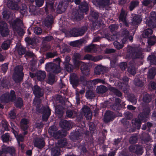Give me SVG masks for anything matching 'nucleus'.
Masks as SVG:
<instances>
[{"label": "nucleus", "instance_id": "obj_1", "mask_svg": "<svg viewBox=\"0 0 156 156\" xmlns=\"http://www.w3.org/2000/svg\"><path fill=\"white\" fill-rule=\"evenodd\" d=\"M151 110L150 108H147L144 110L142 113H140L138 116V119H136L132 121V123H134L138 129H139L141 126V120L145 122L147 120V119L149 116Z\"/></svg>", "mask_w": 156, "mask_h": 156}, {"label": "nucleus", "instance_id": "obj_2", "mask_svg": "<svg viewBox=\"0 0 156 156\" xmlns=\"http://www.w3.org/2000/svg\"><path fill=\"white\" fill-rule=\"evenodd\" d=\"M20 1V0H9L7 2V6L11 9L17 10L19 8L18 3ZM20 8V12L22 15H25L27 13V8L25 5H22Z\"/></svg>", "mask_w": 156, "mask_h": 156}, {"label": "nucleus", "instance_id": "obj_3", "mask_svg": "<svg viewBox=\"0 0 156 156\" xmlns=\"http://www.w3.org/2000/svg\"><path fill=\"white\" fill-rule=\"evenodd\" d=\"M9 23L15 32H17L19 34H21L23 32V23L20 19L17 18L15 20L9 21Z\"/></svg>", "mask_w": 156, "mask_h": 156}, {"label": "nucleus", "instance_id": "obj_4", "mask_svg": "<svg viewBox=\"0 0 156 156\" xmlns=\"http://www.w3.org/2000/svg\"><path fill=\"white\" fill-rule=\"evenodd\" d=\"M23 69V67L21 65L17 66L15 68L13 78L16 83L19 82L22 80L23 76L22 72Z\"/></svg>", "mask_w": 156, "mask_h": 156}, {"label": "nucleus", "instance_id": "obj_5", "mask_svg": "<svg viewBox=\"0 0 156 156\" xmlns=\"http://www.w3.org/2000/svg\"><path fill=\"white\" fill-rule=\"evenodd\" d=\"M128 51L133 58H139L142 55V49L139 47L134 48L129 46L128 47Z\"/></svg>", "mask_w": 156, "mask_h": 156}, {"label": "nucleus", "instance_id": "obj_6", "mask_svg": "<svg viewBox=\"0 0 156 156\" xmlns=\"http://www.w3.org/2000/svg\"><path fill=\"white\" fill-rule=\"evenodd\" d=\"M16 98L15 92L13 90H11L10 94L6 93L2 95L0 97L1 101L2 103H7L10 101H13Z\"/></svg>", "mask_w": 156, "mask_h": 156}, {"label": "nucleus", "instance_id": "obj_7", "mask_svg": "<svg viewBox=\"0 0 156 156\" xmlns=\"http://www.w3.org/2000/svg\"><path fill=\"white\" fill-rule=\"evenodd\" d=\"M46 69L50 73H57L60 72L61 69L59 66L53 63H48L46 66Z\"/></svg>", "mask_w": 156, "mask_h": 156}, {"label": "nucleus", "instance_id": "obj_8", "mask_svg": "<svg viewBox=\"0 0 156 156\" xmlns=\"http://www.w3.org/2000/svg\"><path fill=\"white\" fill-rule=\"evenodd\" d=\"M156 13L154 12H151L150 13V19L147 20L146 23L149 26L154 28L156 27Z\"/></svg>", "mask_w": 156, "mask_h": 156}, {"label": "nucleus", "instance_id": "obj_9", "mask_svg": "<svg viewBox=\"0 0 156 156\" xmlns=\"http://www.w3.org/2000/svg\"><path fill=\"white\" fill-rule=\"evenodd\" d=\"M9 31L7 24L5 22H0V34L3 37L8 35Z\"/></svg>", "mask_w": 156, "mask_h": 156}, {"label": "nucleus", "instance_id": "obj_10", "mask_svg": "<svg viewBox=\"0 0 156 156\" xmlns=\"http://www.w3.org/2000/svg\"><path fill=\"white\" fill-rule=\"evenodd\" d=\"M87 28L84 27L83 28H74L71 31L72 35L74 37H77L83 35L87 30Z\"/></svg>", "mask_w": 156, "mask_h": 156}, {"label": "nucleus", "instance_id": "obj_11", "mask_svg": "<svg viewBox=\"0 0 156 156\" xmlns=\"http://www.w3.org/2000/svg\"><path fill=\"white\" fill-rule=\"evenodd\" d=\"M34 146L39 149L42 148L45 145V142L43 138H36L34 141Z\"/></svg>", "mask_w": 156, "mask_h": 156}, {"label": "nucleus", "instance_id": "obj_12", "mask_svg": "<svg viewBox=\"0 0 156 156\" xmlns=\"http://www.w3.org/2000/svg\"><path fill=\"white\" fill-rule=\"evenodd\" d=\"M77 62L78 65L81 66L80 69L82 73L86 76L88 75L89 71L87 64L80 61H77Z\"/></svg>", "mask_w": 156, "mask_h": 156}, {"label": "nucleus", "instance_id": "obj_13", "mask_svg": "<svg viewBox=\"0 0 156 156\" xmlns=\"http://www.w3.org/2000/svg\"><path fill=\"white\" fill-rule=\"evenodd\" d=\"M32 89L34 94L36 97L39 98L42 96L44 94V90L40 88L37 85H35L33 87Z\"/></svg>", "mask_w": 156, "mask_h": 156}, {"label": "nucleus", "instance_id": "obj_14", "mask_svg": "<svg viewBox=\"0 0 156 156\" xmlns=\"http://www.w3.org/2000/svg\"><path fill=\"white\" fill-rule=\"evenodd\" d=\"M115 118L113 113L110 111L106 112L104 117V121L107 123L112 121Z\"/></svg>", "mask_w": 156, "mask_h": 156}, {"label": "nucleus", "instance_id": "obj_15", "mask_svg": "<svg viewBox=\"0 0 156 156\" xmlns=\"http://www.w3.org/2000/svg\"><path fill=\"white\" fill-rule=\"evenodd\" d=\"M82 111L84 115L87 118L89 119H91L92 117V113L90 108L87 106H85L82 108Z\"/></svg>", "mask_w": 156, "mask_h": 156}, {"label": "nucleus", "instance_id": "obj_16", "mask_svg": "<svg viewBox=\"0 0 156 156\" xmlns=\"http://www.w3.org/2000/svg\"><path fill=\"white\" fill-rule=\"evenodd\" d=\"M66 4L65 2H61L59 3L57 8V13L61 14L65 11L67 7V5H65Z\"/></svg>", "mask_w": 156, "mask_h": 156}, {"label": "nucleus", "instance_id": "obj_17", "mask_svg": "<svg viewBox=\"0 0 156 156\" xmlns=\"http://www.w3.org/2000/svg\"><path fill=\"white\" fill-rule=\"evenodd\" d=\"M50 110L48 107L47 106L46 107L44 108L42 115L43 120L46 121L50 115Z\"/></svg>", "mask_w": 156, "mask_h": 156}, {"label": "nucleus", "instance_id": "obj_18", "mask_svg": "<svg viewBox=\"0 0 156 156\" xmlns=\"http://www.w3.org/2000/svg\"><path fill=\"white\" fill-rule=\"evenodd\" d=\"M119 21H122L126 26H128V23L126 20V15L125 11L123 9L121 10V12L119 16Z\"/></svg>", "mask_w": 156, "mask_h": 156}, {"label": "nucleus", "instance_id": "obj_19", "mask_svg": "<svg viewBox=\"0 0 156 156\" xmlns=\"http://www.w3.org/2000/svg\"><path fill=\"white\" fill-rule=\"evenodd\" d=\"M106 71V68L104 66L99 65L96 66L94 70V73L97 75L104 73Z\"/></svg>", "mask_w": 156, "mask_h": 156}, {"label": "nucleus", "instance_id": "obj_20", "mask_svg": "<svg viewBox=\"0 0 156 156\" xmlns=\"http://www.w3.org/2000/svg\"><path fill=\"white\" fill-rule=\"evenodd\" d=\"M60 126L63 129L68 130L71 126V124L69 122L65 120H62L60 121Z\"/></svg>", "mask_w": 156, "mask_h": 156}, {"label": "nucleus", "instance_id": "obj_21", "mask_svg": "<svg viewBox=\"0 0 156 156\" xmlns=\"http://www.w3.org/2000/svg\"><path fill=\"white\" fill-rule=\"evenodd\" d=\"M129 35V31L126 29H123L121 35V37L122 38L121 39L123 44L125 43L126 42L128 38Z\"/></svg>", "mask_w": 156, "mask_h": 156}, {"label": "nucleus", "instance_id": "obj_22", "mask_svg": "<svg viewBox=\"0 0 156 156\" xmlns=\"http://www.w3.org/2000/svg\"><path fill=\"white\" fill-rule=\"evenodd\" d=\"M102 58L100 56L93 57L92 55L87 54L85 55L83 58L84 59L91 60L94 62H96L101 59Z\"/></svg>", "mask_w": 156, "mask_h": 156}, {"label": "nucleus", "instance_id": "obj_23", "mask_svg": "<svg viewBox=\"0 0 156 156\" xmlns=\"http://www.w3.org/2000/svg\"><path fill=\"white\" fill-rule=\"evenodd\" d=\"M70 82L71 83L76 85L78 83V79L76 74L72 73L70 75Z\"/></svg>", "mask_w": 156, "mask_h": 156}, {"label": "nucleus", "instance_id": "obj_24", "mask_svg": "<svg viewBox=\"0 0 156 156\" xmlns=\"http://www.w3.org/2000/svg\"><path fill=\"white\" fill-rule=\"evenodd\" d=\"M55 7L53 5V3L52 2L46 3L45 10L46 12H53L54 11Z\"/></svg>", "mask_w": 156, "mask_h": 156}, {"label": "nucleus", "instance_id": "obj_25", "mask_svg": "<svg viewBox=\"0 0 156 156\" xmlns=\"http://www.w3.org/2000/svg\"><path fill=\"white\" fill-rule=\"evenodd\" d=\"M36 76L38 80L42 81L44 80L46 77V73L45 72L39 71L36 73Z\"/></svg>", "mask_w": 156, "mask_h": 156}, {"label": "nucleus", "instance_id": "obj_26", "mask_svg": "<svg viewBox=\"0 0 156 156\" xmlns=\"http://www.w3.org/2000/svg\"><path fill=\"white\" fill-rule=\"evenodd\" d=\"M2 151L5 153H9L11 155H13L15 152V149L13 147H7L3 148Z\"/></svg>", "mask_w": 156, "mask_h": 156}, {"label": "nucleus", "instance_id": "obj_27", "mask_svg": "<svg viewBox=\"0 0 156 156\" xmlns=\"http://www.w3.org/2000/svg\"><path fill=\"white\" fill-rule=\"evenodd\" d=\"M85 51L88 52H94L97 51V48L95 45L92 44H90L84 48Z\"/></svg>", "mask_w": 156, "mask_h": 156}, {"label": "nucleus", "instance_id": "obj_28", "mask_svg": "<svg viewBox=\"0 0 156 156\" xmlns=\"http://www.w3.org/2000/svg\"><path fill=\"white\" fill-rule=\"evenodd\" d=\"M53 22V17L51 15L48 16L45 20L44 23L45 25L47 27H50Z\"/></svg>", "mask_w": 156, "mask_h": 156}, {"label": "nucleus", "instance_id": "obj_29", "mask_svg": "<svg viewBox=\"0 0 156 156\" xmlns=\"http://www.w3.org/2000/svg\"><path fill=\"white\" fill-rule=\"evenodd\" d=\"M57 129V128L55 126H52L49 128L48 133L51 136H53L55 138H58V136L56 135V134H54Z\"/></svg>", "mask_w": 156, "mask_h": 156}, {"label": "nucleus", "instance_id": "obj_30", "mask_svg": "<svg viewBox=\"0 0 156 156\" xmlns=\"http://www.w3.org/2000/svg\"><path fill=\"white\" fill-rule=\"evenodd\" d=\"M28 123L29 121L27 119H22L20 122V126L21 129L24 130L27 129L28 127Z\"/></svg>", "mask_w": 156, "mask_h": 156}, {"label": "nucleus", "instance_id": "obj_31", "mask_svg": "<svg viewBox=\"0 0 156 156\" xmlns=\"http://www.w3.org/2000/svg\"><path fill=\"white\" fill-rule=\"evenodd\" d=\"M55 113L58 115L59 118L62 117L64 113L63 108L62 106L59 105L56 106L55 109Z\"/></svg>", "mask_w": 156, "mask_h": 156}, {"label": "nucleus", "instance_id": "obj_32", "mask_svg": "<svg viewBox=\"0 0 156 156\" xmlns=\"http://www.w3.org/2000/svg\"><path fill=\"white\" fill-rule=\"evenodd\" d=\"M141 21V19L140 16L135 15L133 17L132 23L133 25H135L140 23Z\"/></svg>", "mask_w": 156, "mask_h": 156}, {"label": "nucleus", "instance_id": "obj_33", "mask_svg": "<svg viewBox=\"0 0 156 156\" xmlns=\"http://www.w3.org/2000/svg\"><path fill=\"white\" fill-rule=\"evenodd\" d=\"M79 8L82 13L85 12L88 10V7L87 4L86 2H83L79 6Z\"/></svg>", "mask_w": 156, "mask_h": 156}, {"label": "nucleus", "instance_id": "obj_34", "mask_svg": "<svg viewBox=\"0 0 156 156\" xmlns=\"http://www.w3.org/2000/svg\"><path fill=\"white\" fill-rule=\"evenodd\" d=\"M11 43V41L10 40H7L2 43L1 47L3 49L7 50L10 47Z\"/></svg>", "mask_w": 156, "mask_h": 156}, {"label": "nucleus", "instance_id": "obj_35", "mask_svg": "<svg viewBox=\"0 0 156 156\" xmlns=\"http://www.w3.org/2000/svg\"><path fill=\"white\" fill-rule=\"evenodd\" d=\"M67 144L66 139V138H63L59 140L58 141V143L56 145V147H62Z\"/></svg>", "mask_w": 156, "mask_h": 156}, {"label": "nucleus", "instance_id": "obj_36", "mask_svg": "<svg viewBox=\"0 0 156 156\" xmlns=\"http://www.w3.org/2000/svg\"><path fill=\"white\" fill-rule=\"evenodd\" d=\"M60 148L57 147L53 148L51 150V156H58L60 153Z\"/></svg>", "mask_w": 156, "mask_h": 156}, {"label": "nucleus", "instance_id": "obj_37", "mask_svg": "<svg viewBox=\"0 0 156 156\" xmlns=\"http://www.w3.org/2000/svg\"><path fill=\"white\" fill-rule=\"evenodd\" d=\"M109 90L113 92L118 97H121L122 95V93L118 90L112 87H109Z\"/></svg>", "mask_w": 156, "mask_h": 156}, {"label": "nucleus", "instance_id": "obj_38", "mask_svg": "<svg viewBox=\"0 0 156 156\" xmlns=\"http://www.w3.org/2000/svg\"><path fill=\"white\" fill-rule=\"evenodd\" d=\"M96 2L100 5L105 6L110 4L109 0H96Z\"/></svg>", "mask_w": 156, "mask_h": 156}, {"label": "nucleus", "instance_id": "obj_39", "mask_svg": "<svg viewBox=\"0 0 156 156\" xmlns=\"http://www.w3.org/2000/svg\"><path fill=\"white\" fill-rule=\"evenodd\" d=\"M107 88L104 86H100L97 87V91L99 93L103 94L107 91Z\"/></svg>", "mask_w": 156, "mask_h": 156}, {"label": "nucleus", "instance_id": "obj_40", "mask_svg": "<svg viewBox=\"0 0 156 156\" xmlns=\"http://www.w3.org/2000/svg\"><path fill=\"white\" fill-rule=\"evenodd\" d=\"M153 33L152 29H148L145 30L143 32V36L145 38H147L151 35Z\"/></svg>", "mask_w": 156, "mask_h": 156}, {"label": "nucleus", "instance_id": "obj_41", "mask_svg": "<svg viewBox=\"0 0 156 156\" xmlns=\"http://www.w3.org/2000/svg\"><path fill=\"white\" fill-rule=\"evenodd\" d=\"M148 42L149 45H152L156 42V37L152 36L149 38Z\"/></svg>", "mask_w": 156, "mask_h": 156}, {"label": "nucleus", "instance_id": "obj_42", "mask_svg": "<svg viewBox=\"0 0 156 156\" xmlns=\"http://www.w3.org/2000/svg\"><path fill=\"white\" fill-rule=\"evenodd\" d=\"M14 103L15 106L18 107H21L23 105V101L20 98L16 99Z\"/></svg>", "mask_w": 156, "mask_h": 156}, {"label": "nucleus", "instance_id": "obj_43", "mask_svg": "<svg viewBox=\"0 0 156 156\" xmlns=\"http://www.w3.org/2000/svg\"><path fill=\"white\" fill-rule=\"evenodd\" d=\"M55 82V76L54 75L51 74L50 73H49V76L48 78V79L47 80V83L52 84Z\"/></svg>", "mask_w": 156, "mask_h": 156}, {"label": "nucleus", "instance_id": "obj_44", "mask_svg": "<svg viewBox=\"0 0 156 156\" xmlns=\"http://www.w3.org/2000/svg\"><path fill=\"white\" fill-rule=\"evenodd\" d=\"M80 81L81 82L83 85L87 86L88 84L91 83V82L89 81H87L86 78L84 76H81L80 79Z\"/></svg>", "mask_w": 156, "mask_h": 156}, {"label": "nucleus", "instance_id": "obj_45", "mask_svg": "<svg viewBox=\"0 0 156 156\" xmlns=\"http://www.w3.org/2000/svg\"><path fill=\"white\" fill-rule=\"evenodd\" d=\"M41 102V100L39 98L35 99L34 101V104L36 105V107L37 110L39 112H40L41 111H40L39 109L38 105Z\"/></svg>", "mask_w": 156, "mask_h": 156}, {"label": "nucleus", "instance_id": "obj_46", "mask_svg": "<svg viewBox=\"0 0 156 156\" xmlns=\"http://www.w3.org/2000/svg\"><path fill=\"white\" fill-rule=\"evenodd\" d=\"M86 96L89 99H91L95 97L94 93L91 90H88L86 92Z\"/></svg>", "mask_w": 156, "mask_h": 156}, {"label": "nucleus", "instance_id": "obj_47", "mask_svg": "<svg viewBox=\"0 0 156 156\" xmlns=\"http://www.w3.org/2000/svg\"><path fill=\"white\" fill-rule=\"evenodd\" d=\"M155 75L154 70L151 69L149 70L148 77L150 79H153L154 78Z\"/></svg>", "mask_w": 156, "mask_h": 156}, {"label": "nucleus", "instance_id": "obj_48", "mask_svg": "<svg viewBox=\"0 0 156 156\" xmlns=\"http://www.w3.org/2000/svg\"><path fill=\"white\" fill-rule=\"evenodd\" d=\"M10 137V136L9 134L8 133H7L2 136V138L3 142H7L9 140Z\"/></svg>", "mask_w": 156, "mask_h": 156}, {"label": "nucleus", "instance_id": "obj_49", "mask_svg": "<svg viewBox=\"0 0 156 156\" xmlns=\"http://www.w3.org/2000/svg\"><path fill=\"white\" fill-rule=\"evenodd\" d=\"M57 55L58 54L56 52H49L47 53L46 54V57L48 58H52Z\"/></svg>", "mask_w": 156, "mask_h": 156}, {"label": "nucleus", "instance_id": "obj_50", "mask_svg": "<svg viewBox=\"0 0 156 156\" xmlns=\"http://www.w3.org/2000/svg\"><path fill=\"white\" fill-rule=\"evenodd\" d=\"M138 4L139 2L137 1H133L131 2L129 6L130 10H132L135 7L138 6Z\"/></svg>", "mask_w": 156, "mask_h": 156}, {"label": "nucleus", "instance_id": "obj_51", "mask_svg": "<svg viewBox=\"0 0 156 156\" xmlns=\"http://www.w3.org/2000/svg\"><path fill=\"white\" fill-rule=\"evenodd\" d=\"M151 97L148 94H145L143 97V100L144 101L148 103L150 102L151 101Z\"/></svg>", "mask_w": 156, "mask_h": 156}, {"label": "nucleus", "instance_id": "obj_52", "mask_svg": "<svg viewBox=\"0 0 156 156\" xmlns=\"http://www.w3.org/2000/svg\"><path fill=\"white\" fill-rule=\"evenodd\" d=\"M9 117L11 119H14L16 117V111L13 110L10 111L9 113Z\"/></svg>", "mask_w": 156, "mask_h": 156}, {"label": "nucleus", "instance_id": "obj_53", "mask_svg": "<svg viewBox=\"0 0 156 156\" xmlns=\"http://www.w3.org/2000/svg\"><path fill=\"white\" fill-rule=\"evenodd\" d=\"M134 83L136 85L140 87L142 86L143 84L142 82L137 78L134 80Z\"/></svg>", "mask_w": 156, "mask_h": 156}, {"label": "nucleus", "instance_id": "obj_54", "mask_svg": "<svg viewBox=\"0 0 156 156\" xmlns=\"http://www.w3.org/2000/svg\"><path fill=\"white\" fill-rule=\"evenodd\" d=\"M142 153V147L140 146H137V149H136L135 153L137 154L140 155Z\"/></svg>", "mask_w": 156, "mask_h": 156}, {"label": "nucleus", "instance_id": "obj_55", "mask_svg": "<svg viewBox=\"0 0 156 156\" xmlns=\"http://www.w3.org/2000/svg\"><path fill=\"white\" fill-rule=\"evenodd\" d=\"M90 16L94 19L93 21H95L98 18V15L97 13L94 11H92L90 13Z\"/></svg>", "mask_w": 156, "mask_h": 156}, {"label": "nucleus", "instance_id": "obj_56", "mask_svg": "<svg viewBox=\"0 0 156 156\" xmlns=\"http://www.w3.org/2000/svg\"><path fill=\"white\" fill-rule=\"evenodd\" d=\"M118 35H117L113 34L111 36H107V39L110 41H113L116 40L118 37Z\"/></svg>", "mask_w": 156, "mask_h": 156}, {"label": "nucleus", "instance_id": "obj_57", "mask_svg": "<svg viewBox=\"0 0 156 156\" xmlns=\"http://www.w3.org/2000/svg\"><path fill=\"white\" fill-rule=\"evenodd\" d=\"M34 32L37 34H40L42 33V30L39 27H36L34 29Z\"/></svg>", "mask_w": 156, "mask_h": 156}, {"label": "nucleus", "instance_id": "obj_58", "mask_svg": "<svg viewBox=\"0 0 156 156\" xmlns=\"http://www.w3.org/2000/svg\"><path fill=\"white\" fill-rule=\"evenodd\" d=\"M65 66V68L66 70L69 72H72L73 69V67L72 65L69 64L66 65Z\"/></svg>", "mask_w": 156, "mask_h": 156}, {"label": "nucleus", "instance_id": "obj_59", "mask_svg": "<svg viewBox=\"0 0 156 156\" xmlns=\"http://www.w3.org/2000/svg\"><path fill=\"white\" fill-rule=\"evenodd\" d=\"M18 52L19 55H22L25 52V49L22 47H20L18 49Z\"/></svg>", "mask_w": 156, "mask_h": 156}, {"label": "nucleus", "instance_id": "obj_60", "mask_svg": "<svg viewBox=\"0 0 156 156\" xmlns=\"http://www.w3.org/2000/svg\"><path fill=\"white\" fill-rule=\"evenodd\" d=\"M129 100L132 103L134 104H136L137 102V99L134 96L132 95L129 98Z\"/></svg>", "mask_w": 156, "mask_h": 156}, {"label": "nucleus", "instance_id": "obj_61", "mask_svg": "<svg viewBox=\"0 0 156 156\" xmlns=\"http://www.w3.org/2000/svg\"><path fill=\"white\" fill-rule=\"evenodd\" d=\"M114 45L115 48L118 49H121L123 47V45L120 44L117 41H115L114 43Z\"/></svg>", "mask_w": 156, "mask_h": 156}, {"label": "nucleus", "instance_id": "obj_62", "mask_svg": "<svg viewBox=\"0 0 156 156\" xmlns=\"http://www.w3.org/2000/svg\"><path fill=\"white\" fill-rule=\"evenodd\" d=\"M2 125L4 129L6 130H8V124L7 122L5 120H3L2 121Z\"/></svg>", "mask_w": 156, "mask_h": 156}, {"label": "nucleus", "instance_id": "obj_63", "mask_svg": "<svg viewBox=\"0 0 156 156\" xmlns=\"http://www.w3.org/2000/svg\"><path fill=\"white\" fill-rule=\"evenodd\" d=\"M128 71L129 73H131L133 75H134L136 73V71L135 67H134L132 66L129 67L128 69Z\"/></svg>", "mask_w": 156, "mask_h": 156}, {"label": "nucleus", "instance_id": "obj_64", "mask_svg": "<svg viewBox=\"0 0 156 156\" xmlns=\"http://www.w3.org/2000/svg\"><path fill=\"white\" fill-rule=\"evenodd\" d=\"M81 41L80 40H77L72 42L71 43V45L74 47H76L81 44Z\"/></svg>", "mask_w": 156, "mask_h": 156}]
</instances>
